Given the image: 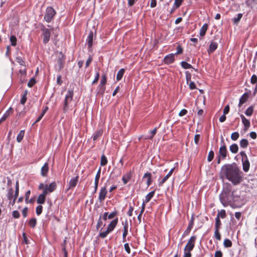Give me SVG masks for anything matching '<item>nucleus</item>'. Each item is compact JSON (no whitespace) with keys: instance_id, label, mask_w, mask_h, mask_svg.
<instances>
[{"instance_id":"obj_1","label":"nucleus","mask_w":257,"mask_h":257,"mask_svg":"<svg viewBox=\"0 0 257 257\" xmlns=\"http://www.w3.org/2000/svg\"><path fill=\"white\" fill-rule=\"evenodd\" d=\"M242 172L235 163L224 165L222 166L220 173L221 178L225 177L235 185L242 181Z\"/></svg>"},{"instance_id":"obj_2","label":"nucleus","mask_w":257,"mask_h":257,"mask_svg":"<svg viewBox=\"0 0 257 257\" xmlns=\"http://www.w3.org/2000/svg\"><path fill=\"white\" fill-rule=\"evenodd\" d=\"M219 200L224 207L230 206L234 207L236 203H239L240 196L237 194L236 190H232L231 185L227 183L223 188L219 195Z\"/></svg>"},{"instance_id":"obj_3","label":"nucleus","mask_w":257,"mask_h":257,"mask_svg":"<svg viewBox=\"0 0 257 257\" xmlns=\"http://www.w3.org/2000/svg\"><path fill=\"white\" fill-rule=\"evenodd\" d=\"M73 90L69 89L67 91V94L65 96V99L63 103V110L64 113H66L69 108V103L73 100Z\"/></svg>"},{"instance_id":"obj_4","label":"nucleus","mask_w":257,"mask_h":257,"mask_svg":"<svg viewBox=\"0 0 257 257\" xmlns=\"http://www.w3.org/2000/svg\"><path fill=\"white\" fill-rule=\"evenodd\" d=\"M56 15V11L52 7H48L46 8L44 20L47 23H50Z\"/></svg>"},{"instance_id":"obj_5","label":"nucleus","mask_w":257,"mask_h":257,"mask_svg":"<svg viewBox=\"0 0 257 257\" xmlns=\"http://www.w3.org/2000/svg\"><path fill=\"white\" fill-rule=\"evenodd\" d=\"M53 29L52 28L50 30L46 28L44 25L42 26L41 30L42 33L41 36L43 37V43L44 44H46L49 41L51 36V30H52Z\"/></svg>"},{"instance_id":"obj_6","label":"nucleus","mask_w":257,"mask_h":257,"mask_svg":"<svg viewBox=\"0 0 257 257\" xmlns=\"http://www.w3.org/2000/svg\"><path fill=\"white\" fill-rule=\"evenodd\" d=\"M196 239L197 236L196 235H192L191 236L184 247V251H191L195 246Z\"/></svg>"},{"instance_id":"obj_7","label":"nucleus","mask_w":257,"mask_h":257,"mask_svg":"<svg viewBox=\"0 0 257 257\" xmlns=\"http://www.w3.org/2000/svg\"><path fill=\"white\" fill-rule=\"evenodd\" d=\"M121 224L123 226L122 241L124 242L126 241V237L128 234L129 225L127 220L122 221Z\"/></svg>"},{"instance_id":"obj_8","label":"nucleus","mask_w":257,"mask_h":257,"mask_svg":"<svg viewBox=\"0 0 257 257\" xmlns=\"http://www.w3.org/2000/svg\"><path fill=\"white\" fill-rule=\"evenodd\" d=\"M57 188V185L55 182L51 183L49 185H46L43 191L46 192L47 194L54 192Z\"/></svg>"},{"instance_id":"obj_9","label":"nucleus","mask_w":257,"mask_h":257,"mask_svg":"<svg viewBox=\"0 0 257 257\" xmlns=\"http://www.w3.org/2000/svg\"><path fill=\"white\" fill-rule=\"evenodd\" d=\"M107 191L106 190V185L100 188L99 192L98 200L100 202H103L106 197Z\"/></svg>"},{"instance_id":"obj_10","label":"nucleus","mask_w":257,"mask_h":257,"mask_svg":"<svg viewBox=\"0 0 257 257\" xmlns=\"http://www.w3.org/2000/svg\"><path fill=\"white\" fill-rule=\"evenodd\" d=\"M78 179L79 176L78 175L72 178L69 182L68 187L66 189V191L68 192L70 189L74 188L77 185Z\"/></svg>"},{"instance_id":"obj_11","label":"nucleus","mask_w":257,"mask_h":257,"mask_svg":"<svg viewBox=\"0 0 257 257\" xmlns=\"http://www.w3.org/2000/svg\"><path fill=\"white\" fill-rule=\"evenodd\" d=\"M48 194L46 192H44L43 190L42 193L40 194L37 199V202L39 204H43L45 202L46 196Z\"/></svg>"},{"instance_id":"obj_12","label":"nucleus","mask_w":257,"mask_h":257,"mask_svg":"<svg viewBox=\"0 0 257 257\" xmlns=\"http://www.w3.org/2000/svg\"><path fill=\"white\" fill-rule=\"evenodd\" d=\"M242 122L244 125V131L246 132L248 130L250 126V123L248 119H246L243 114H240Z\"/></svg>"},{"instance_id":"obj_13","label":"nucleus","mask_w":257,"mask_h":257,"mask_svg":"<svg viewBox=\"0 0 257 257\" xmlns=\"http://www.w3.org/2000/svg\"><path fill=\"white\" fill-rule=\"evenodd\" d=\"M175 60L174 54H170L167 55L164 58V62L166 64H170L174 62Z\"/></svg>"},{"instance_id":"obj_14","label":"nucleus","mask_w":257,"mask_h":257,"mask_svg":"<svg viewBox=\"0 0 257 257\" xmlns=\"http://www.w3.org/2000/svg\"><path fill=\"white\" fill-rule=\"evenodd\" d=\"M227 149L226 146L224 144L222 146H221L219 148V154L222 159H224L227 156Z\"/></svg>"},{"instance_id":"obj_15","label":"nucleus","mask_w":257,"mask_h":257,"mask_svg":"<svg viewBox=\"0 0 257 257\" xmlns=\"http://www.w3.org/2000/svg\"><path fill=\"white\" fill-rule=\"evenodd\" d=\"M49 171V164L48 163H45L41 169V175L43 177L47 176Z\"/></svg>"},{"instance_id":"obj_16","label":"nucleus","mask_w":257,"mask_h":257,"mask_svg":"<svg viewBox=\"0 0 257 257\" xmlns=\"http://www.w3.org/2000/svg\"><path fill=\"white\" fill-rule=\"evenodd\" d=\"M218 47V44L216 42L211 41L207 50L208 53L210 54L212 53Z\"/></svg>"},{"instance_id":"obj_17","label":"nucleus","mask_w":257,"mask_h":257,"mask_svg":"<svg viewBox=\"0 0 257 257\" xmlns=\"http://www.w3.org/2000/svg\"><path fill=\"white\" fill-rule=\"evenodd\" d=\"M100 172H101V169L99 168L98 171H97L95 177V180H94V193H96L97 190L98 185V182L100 176Z\"/></svg>"},{"instance_id":"obj_18","label":"nucleus","mask_w":257,"mask_h":257,"mask_svg":"<svg viewBox=\"0 0 257 257\" xmlns=\"http://www.w3.org/2000/svg\"><path fill=\"white\" fill-rule=\"evenodd\" d=\"M132 177V173L131 171L126 173L124 175H123L122 177V180L123 184L125 185L127 183V182L131 179Z\"/></svg>"},{"instance_id":"obj_19","label":"nucleus","mask_w":257,"mask_h":257,"mask_svg":"<svg viewBox=\"0 0 257 257\" xmlns=\"http://www.w3.org/2000/svg\"><path fill=\"white\" fill-rule=\"evenodd\" d=\"M93 39V33L92 31H91L89 32L88 35L87 36V39H86V42L88 44V48H90L92 47Z\"/></svg>"},{"instance_id":"obj_20","label":"nucleus","mask_w":257,"mask_h":257,"mask_svg":"<svg viewBox=\"0 0 257 257\" xmlns=\"http://www.w3.org/2000/svg\"><path fill=\"white\" fill-rule=\"evenodd\" d=\"M118 223V218H116L113 219L112 221L110 222V223L108 225L107 228L112 232L115 227H116L117 224Z\"/></svg>"},{"instance_id":"obj_21","label":"nucleus","mask_w":257,"mask_h":257,"mask_svg":"<svg viewBox=\"0 0 257 257\" xmlns=\"http://www.w3.org/2000/svg\"><path fill=\"white\" fill-rule=\"evenodd\" d=\"M13 109L10 107L3 115L0 119V124L4 122L10 116L11 113H13Z\"/></svg>"},{"instance_id":"obj_22","label":"nucleus","mask_w":257,"mask_h":257,"mask_svg":"<svg viewBox=\"0 0 257 257\" xmlns=\"http://www.w3.org/2000/svg\"><path fill=\"white\" fill-rule=\"evenodd\" d=\"M145 178L147 179V185L148 187H149L152 183L151 173L149 172L146 173L143 176V179Z\"/></svg>"},{"instance_id":"obj_23","label":"nucleus","mask_w":257,"mask_h":257,"mask_svg":"<svg viewBox=\"0 0 257 257\" xmlns=\"http://www.w3.org/2000/svg\"><path fill=\"white\" fill-rule=\"evenodd\" d=\"M242 162L243 170L245 172H248L250 167V163L249 162L248 159H246L244 160H242Z\"/></svg>"},{"instance_id":"obj_24","label":"nucleus","mask_w":257,"mask_h":257,"mask_svg":"<svg viewBox=\"0 0 257 257\" xmlns=\"http://www.w3.org/2000/svg\"><path fill=\"white\" fill-rule=\"evenodd\" d=\"M248 97L249 95L247 93H244L239 99V102L238 104L239 106H240L246 101H247Z\"/></svg>"},{"instance_id":"obj_25","label":"nucleus","mask_w":257,"mask_h":257,"mask_svg":"<svg viewBox=\"0 0 257 257\" xmlns=\"http://www.w3.org/2000/svg\"><path fill=\"white\" fill-rule=\"evenodd\" d=\"M193 219H192L190 221V222H189L187 229L184 232L183 234V237L186 236L190 233V231L193 227Z\"/></svg>"},{"instance_id":"obj_26","label":"nucleus","mask_w":257,"mask_h":257,"mask_svg":"<svg viewBox=\"0 0 257 257\" xmlns=\"http://www.w3.org/2000/svg\"><path fill=\"white\" fill-rule=\"evenodd\" d=\"M208 25L207 24H204L202 26V27L201 28L200 30L199 35H200V37H203L205 36V35L206 33V31L208 29Z\"/></svg>"},{"instance_id":"obj_27","label":"nucleus","mask_w":257,"mask_h":257,"mask_svg":"<svg viewBox=\"0 0 257 257\" xmlns=\"http://www.w3.org/2000/svg\"><path fill=\"white\" fill-rule=\"evenodd\" d=\"M102 228H101L100 230V232L99 233V237L101 238H104L106 237L107 235L111 232V231L107 228L105 230L102 231Z\"/></svg>"},{"instance_id":"obj_28","label":"nucleus","mask_w":257,"mask_h":257,"mask_svg":"<svg viewBox=\"0 0 257 257\" xmlns=\"http://www.w3.org/2000/svg\"><path fill=\"white\" fill-rule=\"evenodd\" d=\"M103 134V131L102 130H99L95 132L93 135V140L95 141L97 140L99 138H100Z\"/></svg>"},{"instance_id":"obj_29","label":"nucleus","mask_w":257,"mask_h":257,"mask_svg":"<svg viewBox=\"0 0 257 257\" xmlns=\"http://www.w3.org/2000/svg\"><path fill=\"white\" fill-rule=\"evenodd\" d=\"M65 59L63 56L61 58H59L57 60V64L59 66V70H61L64 66Z\"/></svg>"},{"instance_id":"obj_30","label":"nucleus","mask_w":257,"mask_h":257,"mask_svg":"<svg viewBox=\"0 0 257 257\" xmlns=\"http://www.w3.org/2000/svg\"><path fill=\"white\" fill-rule=\"evenodd\" d=\"M180 64L181 66L185 69L193 68L195 71H197V69L193 68L192 66L190 64H189L185 61H182Z\"/></svg>"},{"instance_id":"obj_31","label":"nucleus","mask_w":257,"mask_h":257,"mask_svg":"<svg viewBox=\"0 0 257 257\" xmlns=\"http://www.w3.org/2000/svg\"><path fill=\"white\" fill-rule=\"evenodd\" d=\"M155 190L150 192L149 194H148L145 197V202L146 203L149 202L151 199L155 195Z\"/></svg>"},{"instance_id":"obj_32","label":"nucleus","mask_w":257,"mask_h":257,"mask_svg":"<svg viewBox=\"0 0 257 257\" xmlns=\"http://www.w3.org/2000/svg\"><path fill=\"white\" fill-rule=\"evenodd\" d=\"M124 72H125V70L123 68L120 69L118 71L117 75H116V78L117 81H119L122 79L123 75L124 73Z\"/></svg>"},{"instance_id":"obj_33","label":"nucleus","mask_w":257,"mask_h":257,"mask_svg":"<svg viewBox=\"0 0 257 257\" xmlns=\"http://www.w3.org/2000/svg\"><path fill=\"white\" fill-rule=\"evenodd\" d=\"M239 145L241 148L245 149L248 146V142L246 139H243L240 141Z\"/></svg>"},{"instance_id":"obj_34","label":"nucleus","mask_w":257,"mask_h":257,"mask_svg":"<svg viewBox=\"0 0 257 257\" xmlns=\"http://www.w3.org/2000/svg\"><path fill=\"white\" fill-rule=\"evenodd\" d=\"M229 149L231 153L235 154L238 152V147L237 144H234L230 146Z\"/></svg>"},{"instance_id":"obj_35","label":"nucleus","mask_w":257,"mask_h":257,"mask_svg":"<svg viewBox=\"0 0 257 257\" xmlns=\"http://www.w3.org/2000/svg\"><path fill=\"white\" fill-rule=\"evenodd\" d=\"M108 161L106 157L103 154L101 157L100 159V165L101 166H104L107 164Z\"/></svg>"},{"instance_id":"obj_36","label":"nucleus","mask_w":257,"mask_h":257,"mask_svg":"<svg viewBox=\"0 0 257 257\" xmlns=\"http://www.w3.org/2000/svg\"><path fill=\"white\" fill-rule=\"evenodd\" d=\"M24 135H25V131L24 130H22L19 132V133L17 136V141L18 142H19V143L21 142V141H22V140L24 138Z\"/></svg>"},{"instance_id":"obj_37","label":"nucleus","mask_w":257,"mask_h":257,"mask_svg":"<svg viewBox=\"0 0 257 257\" xmlns=\"http://www.w3.org/2000/svg\"><path fill=\"white\" fill-rule=\"evenodd\" d=\"M226 216V212L225 210L224 209H222L220 211H218L217 213V215L216 217H218L219 218L220 217L223 219L225 218Z\"/></svg>"},{"instance_id":"obj_38","label":"nucleus","mask_w":257,"mask_h":257,"mask_svg":"<svg viewBox=\"0 0 257 257\" xmlns=\"http://www.w3.org/2000/svg\"><path fill=\"white\" fill-rule=\"evenodd\" d=\"M36 223L37 219L35 218L30 219L28 222L29 225L32 228H34L36 225Z\"/></svg>"},{"instance_id":"obj_39","label":"nucleus","mask_w":257,"mask_h":257,"mask_svg":"<svg viewBox=\"0 0 257 257\" xmlns=\"http://www.w3.org/2000/svg\"><path fill=\"white\" fill-rule=\"evenodd\" d=\"M66 240H64L63 244H62V251L64 253V257H68V253L66 248Z\"/></svg>"},{"instance_id":"obj_40","label":"nucleus","mask_w":257,"mask_h":257,"mask_svg":"<svg viewBox=\"0 0 257 257\" xmlns=\"http://www.w3.org/2000/svg\"><path fill=\"white\" fill-rule=\"evenodd\" d=\"M232 245L231 241L229 239H225L223 241V245L225 247H230Z\"/></svg>"},{"instance_id":"obj_41","label":"nucleus","mask_w":257,"mask_h":257,"mask_svg":"<svg viewBox=\"0 0 257 257\" xmlns=\"http://www.w3.org/2000/svg\"><path fill=\"white\" fill-rule=\"evenodd\" d=\"M14 191L12 188H10L8 190V193H7V197L9 200H11L13 198V194H14Z\"/></svg>"},{"instance_id":"obj_42","label":"nucleus","mask_w":257,"mask_h":257,"mask_svg":"<svg viewBox=\"0 0 257 257\" xmlns=\"http://www.w3.org/2000/svg\"><path fill=\"white\" fill-rule=\"evenodd\" d=\"M253 111V107L252 106H250L248 107L245 111V114L247 116H251Z\"/></svg>"},{"instance_id":"obj_43","label":"nucleus","mask_w":257,"mask_h":257,"mask_svg":"<svg viewBox=\"0 0 257 257\" xmlns=\"http://www.w3.org/2000/svg\"><path fill=\"white\" fill-rule=\"evenodd\" d=\"M11 45L13 46H16L17 45V39L15 36H11L10 38Z\"/></svg>"},{"instance_id":"obj_44","label":"nucleus","mask_w":257,"mask_h":257,"mask_svg":"<svg viewBox=\"0 0 257 257\" xmlns=\"http://www.w3.org/2000/svg\"><path fill=\"white\" fill-rule=\"evenodd\" d=\"M221 225V222L220 219L218 218V217H216L215 229L219 230Z\"/></svg>"},{"instance_id":"obj_45","label":"nucleus","mask_w":257,"mask_h":257,"mask_svg":"<svg viewBox=\"0 0 257 257\" xmlns=\"http://www.w3.org/2000/svg\"><path fill=\"white\" fill-rule=\"evenodd\" d=\"M157 128L155 127L154 129L150 131L151 136L147 137L146 139L152 140L154 138V136L156 134Z\"/></svg>"},{"instance_id":"obj_46","label":"nucleus","mask_w":257,"mask_h":257,"mask_svg":"<svg viewBox=\"0 0 257 257\" xmlns=\"http://www.w3.org/2000/svg\"><path fill=\"white\" fill-rule=\"evenodd\" d=\"M239 137V134L238 132H233L231 135V139L232 141H236L237 140Z\"/></svg>"},{"instance_id":"obj_47","label":"nucleus","mask_w":257,"mask_h":257,"mask_svg":"<svg viewBox=\"0 0 257 257\" xmlns=\"http://www.w3.org/2000/svg\"><path fill=\"white\" fill-rule=\"evenodd\" d=\"M242 14L241 13L238 14L237 16V17L234 18L233 19V22L234 24H238V22L240 21V19L242 18Z\"/></svg>"},{"instance_id":"obj_48","label":"nucleus","mask_w":257,"mask_h":257,"mask_svg":"<svg viewBox=\"0 0 257 257\" xmlns=\"http://www.w3.org/2000/svg\"><path fill=\"white\" fill-rule=\"evenodd\" d=\"M214 154L212 150L209 151L207 157V160L208 162H211L214 158Z\"/></svg>"},{"instance_id":"obj_49","label":"nucleus","mask_w":257,"mask_h":257,"mask_svg":"<svg viewBox=\"0 0 257 257\" xmlns=\"http://www.w3.org/2000/svg\"><path fill=\"white\" fill-rule=\"evenodd\" d=\"M42 210H43V206L41 205H39L37 206L36 207V212L37 215H40L42 213Z\"/></svg>"},{"instance_id":"obj_50","label":"nucleus","mask_w":257,"mask_h":257,"mask_svg":"<svg viewBox=\"0 0 257 257\" xmlns=\"http://www.w3.org/2000/svg\"><path fill=\"white\" fill-rule=\"evenodd\" d=\"M214 237L217 240H221V234L219 232V230L215 229L214 232Z\"/></svg>"},{"instance_id":"obj_51","label":"nucleus","mask_w":257,"mask_h":257,"mask_svg":"<svg viewBox=\"0 0 257 257\" xmlns=\"http://www.w3.org/2000/svg\"><path fill=\"white\" fill-rule=\"evenodd\" d=\"M17 62L21 66H25V62L21 57H18L16 58Z\"/></svg>"},{"instance_id":"obj_52","label":"nucleus","mask_w":257,"mask_h":257,"mask_svg":"<svg viewBox=\"0 0 257 257\" xmlns=\"http://www.w3.org/2000/svg\"><path fill=\"white\" fill-rule=\"evenodd\" d=\"M184 0H175L174 6L176 8H178L180 7Z\"/></svg>"},{"instance_id":"obj_53","label":"nucleus","mask_w":257,"mask_h":257,"mask_svg":"<svg viewBox=\"0 0 257 257\" xmlns=\"http://www.w3.org/2000/svg\"><path fill=\"white\" fill-rule=\"evenodd\" d=\"M257 82V76L255 74H253L250 78V83L252 84H256Z\"/></svg>"},{"instance_id":"obj_54","label":"nucleus","mask_w":257,"mask_h":257,"mask_svg":"<svg viewBox=\"0 0 257 257\" xmlns=\"http://www.w3.org/2000/svg\"><path fill=\"white\" fill-rule=\"evenodd\" d=\"M107 82V76L106 74H103L101 76V79L100 81V83H101V84H103L105 85Z\"/></svg>"},{"instance_id":"obj_55","label":"nucleus","mask_w":257,"mask_h":257,"mask_svg":"<svg viewBox=\"0 0 257 257\" xmlns=\"http://www.w3.org/2000/svg\"><path fill=\"white\" fill-rule=\"evenodd\" d=\"M102 225V221L101 220V216H99V219L98 220L96 226V228L97 230H98Z\"/></svg>"},{"instance_id":"obj_56","label":"nucleus","mask_w":257,"mask_h":257,"mask_svg":"<svg viewBox=\"0 0 257 257\" xmlns=\"http://www.w3.org/2000/svg\"><path fill=\"white\" fill-rule=\"evenodd\" d=\"M134 211V207L131 204L129 205L128 210L127 212V214L128 216L131 217L133 215V212Z\"/></svg>"},{"instance_id":"obj_57","label":"nucleus","mask_w":257,"mask_h":257,"mask_svg":"<svg viewBox=\"0 0 257 257\" xmlns=\"http://www.w3.org/2000/svg\"><path fill=\"white\" fill-rule=\"evenodd\" d=\"M12 216L15 218H19L20 216L19 212L17 210H14L12 212Z\"/></svg>"},{"instance_id":"obj_58","label":"nucleus","mask_w":257,"mask_h":257,"mask_svg":"<svg viewBox=\"0 0 257 257\" xmlns=\"http://www.w3.org/2000/svg\"><path fill=\"white\" fill-rule=\"evenodd\" d=\"M170 177V176L168 175H167L166 176H165L163 179L161 181H160L159 183V186H162L163 184L168 179V178Z\"/></svg>"},{"instance_id":"obj_59","label":"nucleus","mask_w":257,"mask_h":257,"mask_svg":"<svg viewBox=\"0 0 257 257\" xmlns=\"http://www.w3.org/2000/svg\"><path fill=\"white\" fill-rule=\"evenodd\" d=\"M185 75L187 82L188 83L189 81H191V74L189 71H187L185 72Z\"/></svg>"},{"instance_id":"obj_60","label":"nucleus","mask_w":257,"mask_h":257,"mask_svg":"<svg viewBox=\"0 0 257 257\" xmlns=\"http://www.w3.org/2000/svg\"><path fill=\"white\" fill-rule=\"evenodd\" d=\"M23 237V242L25 244H29V240L27 238L26 233L25 232H23L22 234Z\"/></svg>"},{"instance_id":"obj_61","label":"nucleus","mask_w":257,"mask_h":257,"mask_svg":"<svg viewBox=\"0 0 257 257\" xmlns=\"http://www.w3.org/2000/svg\"><path fill=\"white\" fill-rule=\"evenodd\" d=\"M99 78V73L98 71H97L95 74V77L93 81H92V84H96L97 83Z\"/></svg>"},{"instance_id":"obj_62","label":"nucleus","mask_w":257,"mask_h":257,"mask_svg":"<svg viewBox=\"0 0 257 257\" xmlns=\"http://www.w3.org/2000/svg\"><path fill=\"white\" fill-rule=\"evenodd\" d=\"M28 208L27 207H25L22 210V214L24 217H26L28 215Z\"/></svg>"},{"instance_id":"obj_63","label":"nucleus","mask_w":257,"mask_h":257,"mask_svg":"<svg viewBox=\"0 0 257 257\" xmlns=\"http://www.w3.org/2000/svg\"><path fill=\"white\" fill-rule=\"evenodd\" d=\"M36 83L35 79L32 78L28 83V86L29 87H32Z\"/></svg>"},{"instance_id":"obj_64","label":"nucleus","mask_w":257,"mask_h":257,"mask_svg":"<svg viewBox=\"0 0 257 257\" xmlns=\"http://www.w3.org/2000/svg\"><path fill=\"white\" fill-rule=\"evenodd\" d=\"M223 254L220 250L216 251L214 254V257H222Z\"/></svg>"}]
</instances>
